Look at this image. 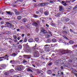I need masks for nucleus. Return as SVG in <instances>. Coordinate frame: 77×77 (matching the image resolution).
<instances>
[{
	"label": "nucleus",
	"mask_w": 77,
	"mask_h": 77,
	"mask_svg": "<svg viewBox=\"0 0 77 77\" xmlns=\"http://www.w3.org/2000/svg\"><path fill=\"white\" fill-rule=\"evenodd\" d=\"M53 42H56L57 40L55 38H53L52 40Z\"/></svg>",
	"instance_id": "24"
},
{
	"label": "nucleus",
	"mask_w": 77,
	"mask_h": 77,
	"mask_svg": "<svg viewBox=\"0 0 77 77\" xmlns=\"http://www.w3.org/2000/svg\"><path fill=\"white\" fill-rule=\"evenodd\" d=\"M63 29L64 30L66 31L68 29V27H67L66 26H64L63 27Z\"/></svg>",
	"instance_id": "21"
},
{
	"label": "nucleus",
	"mask_w": 77,
	"mask_h": 77,
	"mask_svg": "<svg viewBox=\"0 0 77 77\" xmlns=\"http://www.w3.org/2000/svg\"><path fill=\"white\" fill-rule=\"evenodd\" d=\"M60 60H56V61H55V63L57 65H59V62Z\"/></svg>",
	"instance_id": "19"
},
{
	"label": "nucleus",
	"mask_w": 77,
	"mask_h": 77,
	"mask_svg": "<svg viewBox=\"0 0 77 77\" xmlns=\"http://www.w3.org/2000/svg\"><path fill=\"white\" fill-rule=\"evenodd\" d=\"M28 41L29 42H32L33 41V39L32 38H30L28 39Z\"/></svg>",
	"instance_id": "15"
},
{
	"label": "nucleus",
	"mask_w": 77,
	"mask_h": 77,
	"mask_svg": "<svg viewBox=\"0 0 77 77\" xmlns=\"http://www.w3.org/2000/svg\"><path fill=\"white\" fill-rule=\"evenodd\" d=\"M55 16L57 17H60V13H57V15H55Z\"/></svg>",
	"instance_id": "29"
},
{
	"label": "nucleus",
	"mask_w": 77,
	"mask_h": 77,
	"mask_svg": "<svg viewBox=\"0 0 77 77\" xmlns=\"http://www.w3.org/2000/svg\"><path fill=\"white\" fill-rule=\"evenodd\" d=\"M22 37H24V34H23L22 35Z\"/></svg>",
	"instance_id": "64"
},
{
	"label": "nucleus",
	"mask_w": 77,
	"mask_h": 77,
	"mask_svg": "<svg viewBox=\"0 0 77 77\" xmlns=\"http://www.w3.org/2000/svg\"><path fill=\"white\" fill-rule=\"evenodd\" d=\"M48 4V2L42 3V6H45V5H47Z\"/></svg>",
	"instance_id": "12"
},
{
	"label": "nucleus",
	"mask_w": 77,
	"mask_h": 77,
	"mask_svg": "<svg viewBox=\"0 0 77 77\" xmlns=\"http://www.w3.org/2000/svg\"><path fill=\"white\" fill-rule=\"evenodd\" d=\"M63 6H66V5H67V4H66V3H65L63 4Z\"/></svg>",
	"instance_id": "61"
},
{
	"label": "nucleus",
	"mask_w": 77,
	"mask_h": 77,
	"mask_svg": "<svg viewBox=\"0 0 77 77\" xmlns=\"http://www.w3.org/2000/svg\"><path fill=\"white\" fill-rule=\"evenodd\" d=\"M23 40H21L19 41V42H23Z\"/></svg>",
	"instance_id": "59"
},
{
	"label": "nucleus",
	"mask_w": 77,
	"mask_h": 77,
	"mask_svg": "<svg viewBox=\"0 0 77 77\" xmlns=\"http://www.w3.org/2000/svg\"><path fill=\"white\" fill-rule=\"evenodd\" d=\"M1 24H3L5 23V22L3 21H2L0 22Z\"/></svg>",
	"instance_id": "50"
},
{
	"label": "nucleus",
	"mask_w": 77,
	"mask_h": 77,
	"mask_svg": "<svg viewBox=\"0 0 77 77\" xmlns=\"http://www.w3.org/2000/svg\"><path fill=\"white\" fill-rule=\"evenodd\" d=\"M35 12L36 14H39V11H36Z\"/></svg>",
	"instance_id": "48"
},
{
	"label": "nucleus",
	"mask_w": 77,
	"mask_h": 77,
	"mask_svg": "<svg viewBox=\"0 0 77 77\" xmlns=\"http://www.w3.org/2000/svg\"><path fill=\"white\" fill-rule=\"evenodd\" d=\"M69 43L71 44H73V43H74V42L73 41L71 40L69 42Z\"/></svg>",
	"instance_id": "36"
},
{
	"label": "nucleus",
	"mask_w": 77,
	"mask_h": 77,
	"mask_svg": "<svg viewBox=\"0 0 77 77\" xmlns=\"http://www.w3.org/2000/svg\"><path fill=\"white\" fill-rule=\"evenodd\" d=\"M72 32H73V33H75V34H76V33H77L76 32H75L73 30H72Z\"/></svg>",
	"instance_id": "55"
},
{
	"label": "nucleus",
	"mask_w": 77,
	"mask_h": 77,
	"mask_svg": "<svg viewBox=\"0 0 77 77\" xmlns=\"http://www.w3.org/2000/svg\"><path fill=\"white\" fill-rule=\"evenodd\" d=\"M33 17H34V18H38V16L35 14H34L33 15Z\"/></svg>",
	"instance_id": "34"
},
{
	"label": "nucleus",
	"mask_w": 77,
	"mask_h": 77,
	"mask_svg": "<svg viewBox=\"0 0 77 77\" xmlns=\"http://www.w3.org/2000/svg\"><path fill=\"white\" fill-rule=\"evenodd\" d=\"M4 75H8V72H5L4 73Z\"/></svg>",
	"instance_id": "53"
},
{
	"label": "nucleus",
	"mask_w": 77,
	"mask_h": 77,
	"mask_svg": "<svg viewBox=\"0 0 77 77\" xmlns=\"http://www.w3.org/2000/svg\"><path fill=\"white\" fill-rule=\"evenodd\" d=\"M15 13L16 15H20V12H18V11H15Z\"/></svg>",
	"instance_id": "37"
},
{
	"label": "nucleus",
	"mask_w": 77,
	"mask_h": 77,
	"mask_svg": "<svg viewBox=\"0 0 77 77\" xmlns=\"http://www.w3.org/2000/svg\"><path fill=\"white\" fill-rule=\"evenodd\" d=\"M34 55L35 57H39V54L38 51H36L34 52Z\"/></svg>",
	"instance_id": "4"
},
{
	"label": "nucleus",
	"mask_w": 77,
	"mask_h": 77,
	"mask_svg": "<svg viewBox=\"0 0 77 77\" xmlns=\"http://www.w3.org/2000/svg\"><path fill=\"white\" fill-rule=\"evenodd\" d=\"M6 24L7 25V26L9 28H11L12 27L13 28H14V25L12 24L11 23H10L8 22H6Z\"/></svg>",
	"instance_id": "2"
},
{
	"label": "nucleus",
	"mask_w": 77,
	"mask_h": 77,
	"mask_svg": "<svg viewBox=\"0 0 77 77\" xmlns=\"http://www.w3.org/2000/svg\"><path fill=\"white\" fill-rule=\"evenodd\" d=\"M63 38H64V39H67L68 40V38L66 37L65 35H63Z\"/></svg>",
	"instance_id": "39"
},
{
	"label": "nucleus",
	"mask_w": 77,
	"mask_h": 77,
	"mask_svg": "<svg viewBox=\"0 0 77 77\" xmlns=\"http://www.w3.org/2000/svg\"><path fill=\"white\" fill-rule=\"evenodd\" d=\"M15 77H21V75H17L16 76H15Z\"/></svg>",
	"instance_id": "43"
},
{
	"label": "nucleus",
	"mask_w": 77,
	"mask_h": 77,
	"mask_svg": "<svg viewBox=\"0 0 77 77\" xmlns=\"http://www.w3.org/2000/svg\"><path fill=\"white\" fill-rule=\"evenodd\" d=\"M18 48L19 49H20L21 50V49H22V46L21 45H19V46H18Z\"/></svg>",
	"instance_id": "30"
},
{
	"label": "nucleus",
	"mask_w": 77,
	"mask_h": 77,
	"mask_svg": "<svg viewBox=\"0 0 77 77\" xmlns=\"http://www.w3.org/2000/svg\"><path fill=\"white\" fill-rule=\"evenodd\" d=\"M15 62V61L14 60H11L10 62V63H14Z\"/></svg>",
	"instance_id": "42"
},
{
	"label": "nucleus",
	"mask_w": 77,
	"mask_h": 77,
	"mask_svg": "<svg viewBox=\"0 0 77 77\" xmlns=\"http://www.w3.org/2000/svg\"><path fill=\"white\" fill-rule=\"evenodd\" d=\"M50 49L49 48V47H46L45 49V51H46V52H49V51H50Z\"/></svg>",
	"instance_id": "9"
},
{
	"label": "nucleus",
	"mask_w": 77,
	"mask_h": 77,
	"mask_svg": "<svg viewBox=\"0 0 77 77\" xmlns=\"http://www.w3.org/2000/svg\"><path fill=\"white\" fill-rule=\"evenodd\" d=\"M23 2V0H17V1L15 2V3H17V2Z\"/></svg>",
	"instance_id": "28"
},
{
	"label": "nucleus",
	"mask_w": 77,
	"mask_h": 77,
	"mask_svg": "<svg viewBox=\"0 0 77 77\" xmlns=\"http://www.w3.org/2000/svg\"><path fill=\"white\" fill-rule=\"evenodd\" d=\"M35 40L36 41V42H38V41H39V38H36L35 39Z\"/></svg>",
	"instance_id": "33"
},
{
	"label": "nucleus",
	"mask_w": 77,
	"mask_h": 77,
	"mask_svg": "<svg viewBox=\"0 0 77 77\" xmlns=\"http://www.w3.org/2000/svg\"><path fill=\"white\" fill-rule=\"evenodd\" d=\"M63 40V39H60L59 40V42H62Z\"/></svg>",
	"instance_id": "46"
},
{
	"label": "nucleus",
	"mask_w": 77,
	"mask_h": 77,
	"mask_svg": "<svg viewBox=\"0 0 77 77\" xmlns=\"http://www.w3.org/2000/svg\"><path fill=\"white\" fill-rule=\"evenodd\" d=\"M73 74H74V75H75V76L76 77H77V73H74Z\"/></svg>",
	"instance_id": "54"
},
{
	"label": "nucleus",
	"mask_w": 77,
	"mask_h": 77,
	"mask_svg": "<svg viewBox=\"0 0 77 77\" xmlns=\"http://www.w3.org/2000/svg\"><path fill=\"white\" fill-rule=\"evenodd\" d=\"M44 14L45 15L47 16L48 15H49V12L47 11H45L44 12Z\"/></svg>",
	"instance_id": "18"
},
{
	"label": "nucleus",
	"mask_w": 77,
	"mask_h": 77,
	"mask_svg": "<svg viewBox=\"0 0 77 77\" xmlns=\"http://www.w3.org/2000/svg\"><path fill=\"white\" fill-rule=\"evenodd\" d=\"M48 32H49V33H50V34H51V31L49 30L48 31Z\"/></svg>",
	"instance_id": "62"
},
{
	"label": "nucleus",
	"mask_w": 77,
	"mask_h": 77,
	"mask_svg": "<svg viewBox=\"0 0 77 77\" xmlns=\"http://www.w3.org/2000/svg\"><path fill=\"white\" fill-rule=\"evenodd\" d=\"M62 33H66V34H67V32H66L65 31H62Z\"/></svg>",
	"instance_id": "51"
},
{
	"label": "nucleus",
	"mask_w": 77,
	"mask_h": 77,
	"mask_svg": "<svg viewBox=\"0 0 77 77\" xmlns=\"http://www.w3.org/2000/svg\"><path fill=\"white\" fill-rule=\"evenodd\" d=\"M60 51L62 54H66V53H69L68 50H61Z\"/></svg>",
	"instance_id": "5"
},
{
	"label": "nucleus",
	"mask_w": 77,
	"mask_h": 77,
	"mask_svg": "<svg viewBox=\"0 0 77 77\" xmlns=\"http://www.w3.org/2000/svg\"><path fill=\"white\" fill-rule=\"evenodd\" d=\"M60 68L62 69H63V66H61L60 67Z\"/></svg>",
	"instance_id": "57"
},
{
	"label": "nucleus",
	"mask_w": 77,
	"mask_h": 77,
	"mask_svg": "<svg viewBox=\"0 0 77 77\" xmlns=\"http://www.w3.org/2000/svg\"><path fill=\"white\" fill-rule=\"evenodd\" d=\"M9 57V56H8V55L6 54L5 56H4V57H3V58H5V59H7V58H8Z\"/></svg>",
	"instance_id": "23"
},
{
	"label": "nucleus",
	"mask_w": 77,
	"mask_h": 77,
	"mask_svg": "<svg viewBox=\"0 0 77 77\" xmlns=\"http://www.w3.org/2000/svg\"><path fill=\"white\" fill-rule=\"evenodd\" d=\"M51 26H54V23H53V21L51 22Z\"/></svg>",
	"instance_id": "32"
},
{
	"label": "nucleus",
	"mask_w": 77,
	"mask_h": 77,
	"mask_svg": "<svg viewBox=\"0 0 77 77\" xmlns=\"http://www.w3.org/2000/svg\"><path fill=\"white\" fill-rule=\"evenodd\" d=\"M22 68H23V66L21 65L15 67V69H16L19 71H22Z\"/></svg>",
	"instance_id": "3"
},
{
	"label": "nucleus",
	"mask_w": 77,
	"mask_h": 77,
	"mask_svg": "<svg viewBox=\"0 0 77 77\" xmlns=\"http://www.w3.org/2000/svg\"><path fill=\"white\" fill-rule=\"evenodd\" d=\"M76 8H77V5H76L74 7V8H73V10H75Z\"/></svg>",
	"instance_id": "38"
},
{
	"label": "nucleus",
	"mask_w": 77,
	"mask_h": 77,
	"mask_svg": "<svg viewBox=\"0 0 77 77\" xmlns=\"http://www.w3.org/2000/svg\"><path fill=\"white\" fill-rule=\"evenodd\" d=\"M27 41V38H25L24 40V42H26Z\"/></svg>",
	"instance_id": "45"
},
{
	"label": "nucleus",
	"mask_w": 77,
	"mask_h": 77,
	"mask_svg": "<svg viewBox=\"0 0 77 77\" xmlns=\"http://www.w3.org/2000/svg\"><path fill=\"white\" fill-rule=\"evenodd\" d=\"M13 38L15 39H17V36H16V35H13Z\"/></svg>",
	"instance_id": "44"
},
{
	"label": "nucleus",
	"mask_w": 77,
	"mask_h": 77,
	"mask_svg": "<svg viewBox=\"0 0 77 77\" xmlns=\"http://www.w3.org/2000/svg\"><path fill=\"white\" fill-rule=\"evenodd\" d=\"M39 12H40L41 13H42L43 12V9L42 8L40 9L39 10Z\"/></svg>",
	"instance_id": "35"
},
{
	"label": "nucleus",
	"mask_w": 77,
	"mask_h": 77,
	"mask_svg": "<svg viewBox=\"0 0 77 77\" xmlns=\"http://www.w3.org/2000/svg\"><path fill=\"white\" fill-rule=\"evenodd\" d=\"M46 42L48 43H50V42H51V40H50V39H48L47 40Z\"/></svg>",
	"instance_id": "31"
},
{
	"label": "nucleus",
	"mask_w": 77,
	"mask_h": 77,
	"mask_svg": "<svg viewBox=\"0 0 77 77\" xmlns=\"http://www.w3.org/2000/svg\"><path fill=\"white\" fill-rule=\"evenodd\" d=\"M26 48L27 50H28V51H31V49H30V47H29V46H27L26 47Z\"/></svg>",
	"instance_id": "14"
},
{
	"label": "nucleus",
	"mask_w": 77,
	"mask_h": 77,
	"mask_svg": "<svg viewBox=\"0 0 77 77\" xmlns=\"http://www.w3.org/2000/svg\"><path fill=\"white\" fill-rule=\"evenodd\" d=\"M64 21L65 22H67V21H69V19L68 18H66L64 20Z\"/></svg>",
	"instance_id": "20"
},
{
	"label": "nucleus",
	"mask_w": 77,
	"mask_h": 77,
	"mask_svg": "<svg viewBox=\"0 0 77 77\" xmlns=\"http://www.w3.org/2000/svg\"><path fill=\"white\" fill-rule=\"evenodd\" d=\"M53 64V63H48V65L49 66H51Z\"/></svg>",
	"instance_id": "40"
},
{
	"label": "nucleus",
	"mask_w": 77,
	"mask_h": 77,
	"mask_svg": "<svg viewBox=\"0 0 77 77\" xmlns=\"http://www.w3.org/2000/svg\"><path fill=\"white\" fill-rule=\"evenodd\" d=\"M21 18H22V17L21 16H18L17 17V19L18 20H21Z\"/></svg>",
	"instance_id": "16"
},
{
	"label": "nucleus",
	"mask_w": 77,
	"mask_h": 77,
	"mask_svg": "<svg viewBox=\"0 0 77 77\" xmlns=\"http://www.w3.org/2000/svg\"><path fill=\"white\" fill-rule=\"evenodd\" d=\"M16 30L17 31V32H19L20 31V29H17Z\"/></svg>",
	"instance_id": "63"
},
{
	"label": "nucleus",
	"mask_w": 77,
	"mask_h": 77,
	"mask_svg": "<svg viewBox=\"0 0 77 77\" xmlns=\"http://www.w3.org/2000/svg\"><path fill=\"white\" fill-rule=\"evenodd\" d=\"M21 21L23 22V23H26L27 21V20L26 18H23L21 20Z\"/></svg>",
	"instance_id": "13"
},
{
	"label": "nucleus",
	"mask_w": 77,
	"mask_h": 77,
	"mask_svg": "<svg viewBox=\"0 0 77 77\" xmlns=\"http://www.w3.org/2000/svg\"><path fill=\"white\" fill-rule=\"evenodd\" d=\"M57 44H56L54 45V47H57Z\"/></svg>",
	"instance_id": "58"
},
{
	"label": "nucleus",
	"mask_w": 77,
	"mask_h": 77,
	"mask_svg": "<svg viewBox=\"0 0 77 77\" xmlns=\"http://www.w3.org/2000/svg\"><path fill=\"white\" fill-rule=\"evenodd\" d=\"M46 27H49V25H48V24H46Z\"/></svg>",
	"instance_id": "60"
},
{
	"label": "nucleus",
	"mask_w": 77,
	"mask_h": 77,
	"mask_svg": "<svg viewBox=\"0 0 77 77\" xmlns=\"http://www.w3.org/2000/svg\"><path fill=\"white\" fill-rule=\"evenodd\" d=\"M32 25L34 26H35L36 27H38V26H39L38 23L36 22H33V23H32Z\"/></svg>",
	"instance_id": "8"
},
{
	"label": "nucleus",
	"mask_w": 77,
	"mask_h": 77,
	"mask_svg": "<svg viewBox=\"0 0 77 77\" xmlns=\"http://www.w3.org/2000/svg\"><path fill=\"white\" fill-rule=\"evenodd\" d=\"M36 22L38 23V24H39L41 23H40V22L39 20H37L36 21Z\"/></svg>",
	"instance_id": "47"
},
{
	"label": "nucleus",
	"mask_w": 77,
	"mask_h": 77,
	"mask_svg": "<svg viewBox=\"0 0 77 77\" xmlns=\"http://www.w3.org/2000/svg\"><path fill=\"white\" fill-rule=\"evenodd\" d=\"M6 65L5 64H2L1 66V67H2V68H6Z\"/></svg>",
	"instance_id": "27"
},
{
	"label": "nucleus",
	"mask_w": 77,
	"mask_h": 77,
	"mask_svg": "<svg viewBox=\"0 0 77 77\" xmlns=\"http://www.w3.org/2000/svg\"><path fill=\"white\" fill-rule=\"evenodd\" d=\"M28 72H33V71L32 69H33V68L32 67H30L29 68H27L26 69Z\"/></svg>",
	"instance_id": "6"
},
{
	"label": "nucleus",
	"mask_w": 77,
	"mask_h": 77,
	"mask_svg": "<svg viewBox=\"0 0 77 77\" xmlns=\"http://www.w3.org/2000/svg\"><path fill=\"white\" fill-rule=\"evenodd\" d=\"M37 44H35V46L32 47L33 50H36L37 49V46H36Z\"/></svg>",
	"instance_id": "22"
},
{
	"label": "nucleus",
	"mask_w": 77,
	"mask_h": 77,
	"mask_svg": "<svg viewBox=\"0 0 77 77\" xmlns=\"http://www.w3.org/2000/svg\"><path fill=\"white\" fill-rule=\"evenodd\" d=\"M59 8H60L59 11H63V10H64V8L63 6H59Z\"/></svg>",
	"instance_id": "11"
},
{
	"label": "nucleus",
	"mask_w": 77,
	"mask_h": 77,
	"mask_svg": "<svg viewBox=\"0 0 77 77\" xmlns=\"http://www.w3.org/2000/svg\"><path fill=\"white\" fill-rule=\"evenodd\" d=\"M24 57H25V58L30 59V58H31V57H32V56H31V55H24Z\"/></svg>",
	"instance_id": "7"
},
{
	"label": "nucleus",
	"mask_w": 77,
	"mask_h": 77,
	"mask_svg": "<svg viewBox=\"0 0 77 77\" xmlns=\"http://www.w3.org/2000/svg\"><path fill=\"white\" fill-rule=\"evenodd\" d=\"M6 12L7 14H9V15H14V14L13 12H11V11H6Z\"/></svg>",
	"instance_id": "10"
},
{
	"label": "nucleus",
	"mask_w": 77,
	"mask_h": 77,
	"mask_svg": "<svg viewBox=\"0 0 77 77\" xmlns=\"http://www.w3.org/2000/svg\"><path fill=\"white\" fill-rule=\"evenodd\" d=\"M61 71H59L58 72V74H57V76H58V77H59V76H60V75H61Z\"/></svg>",
	"instance_id": "17"
},
{
	"label": "nucleus",
	"mask_w": 77,
	"mask_h": 77,
	"mask_svg": "<svg viewBox=\"0 0 77 77\" xmlns=\"http://www.w3.org/2000/svg\"><path fill=\"white\" fill-rule=\"evenodd\" d=\"M50 3H54V2L51 1V0L50 2H49Z\"/></svg>",
	"instance_id": "56"
},
{
	"label": "nucleus",
	"mask_w": 77,
	"mask_h": 77,
	"mask_svg": "<svg viewBox=\"0 0 77 77\" xmlns=\"http://www.w3.org/2000/svg\"><path fill=\"white\" fill-rule=\"evenodd\" d=\"M41 31L42 32H40L39 33L40 35H46V37L47 38H49V37L50 36V35H47V34H48V32H47L45 30L44 28H41Z\"/></svg>",
	"instance_id": "1"
},
{
	"label": "nucleus",
	"mask_w": 77,
	"mask_h": 77,
	"mask_svg": "<svg viewBox=\"0 0 77 77\" xmlns=\"http://www.w3.org/2000/svg\"><path fill=\"white\" fill-rule=\"evenodd\" d=\"M61 42H62L64 44H66L67 43L65 41H64V40H62Z\"/></svg>",
	"instance_id": "41"
},
{
	"label": "nucleus",
	"mask_w": 77,
	"mask_h": 77,
	"mask_svg": "<svg viewBox=\"0 0 77 77\" xmlns=\"http://www.w3.org/2000/svg\"><path fill=\"white\" fill-rule=\"evenodd\" d=\"M11 55H11V56L15 57V56H16L17 55V54H16L15 53H14L13 54H12Z\"/></svg>",
	"instance_id": "26"
},
{
	"label": "nucleus",
	"mask_w": 77,
	"mask_h": 77,
	"mask_svg": "<svg viewBox=\"0 0 77 77\" xmlns=\"http://www.w3.org/2000/svg\"><path fill=\"white\" fill-rule=\"evenodd\" d=\"M27 61L26 60H23V63H26V62H27Z\"/></svg>",
	"instance_id": "52"
},
{
	"label": "nucleus",
	"mask_w": 77,
	"mask_h": 77,
	"mask_svg": "<svg viewBox=\"0 0 77 77\" xmlns=\"http://www.w3.org/2000/svg\"><path fill=\"white\" fill-rule=\"evenodd\" d=\"M6 27V26H1V29H3V28H4V27Z\"/></svg>",
	"instance_id": "49"
},
{
	"label": "nucleus",
	"mask_w": 77,
	"mask_h": 77,
	"mask_svg": "<svg viewBox=\"0 0 77 77\" xmlns=\"http://www.w3.org/2000/svg\"><path fill=\"white\" fill-rule=\"evenodd\" d=\"M47 72L49 74H51L52 73L51 71L50 70H48Z\"/></svg>",
	"instance_id": "25"
}]
</instances>
